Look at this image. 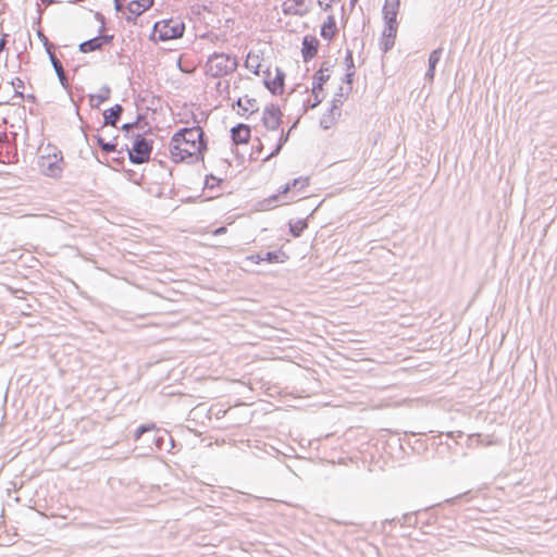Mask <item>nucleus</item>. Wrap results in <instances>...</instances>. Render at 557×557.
Here are the masks:
<instances>
[{
  "label": "nucleus",
  "mask_w": 557,
  "mask_h": 557,
  "mask_svg": "<svg viewBox=\"0 0 557 557\" xmlns=\"http://www.w3.org/2000/svg\"><path fill=\"white\" fill-rule=\"evenodd\" d=\"M207 151L205 132L200 126L184 127L173 134L169 145L173 162L194 163L203 159Z\"/></svg>",
  "instance_id": "obj_1"
},
{
  "label": "nucleus",
  "mask_w": 557,
  "mask_h": 557,
  "mask_svg": "<svg viewBox=\"0 0 557 557\" xmlns=\"http://www.w3.org/2000/svg\"><path fill=\"white\" fill-rule=\"evenodd\" d=\"M282 120V112L278 107L270 104L264 108L262 112V126L267 133H260L261 137H258V146L256 147V153L258 157H262L263 160H268L276 156L282 149L283 145L287 140V135L280 127Z\"/></svg>",
  "instance_id": "obj_2"
},
{
  "label": "nucleus",
  "mask_w": 557,
  "mask_h": 557,
  "mask_svg": "<svg viewBox=\"0 0 557 557\" xmlns=\"http://www.w3.org/2000/svg\"><path fill=\"white\" fill-rule=\"evenodd\" d=\"M309 186L308 177L295 178L286 183L276 194L263 199L262 205L267 209L288 205L305 197L306 188Z\"/></svg>",
  "instance_id": "obj_3"
},
{
  "label": "nucleus",
  "mask_w": 557,
  "mask_h": 557,
  "mask_svg": "<svg viewBox=\"0 0 557 557\" xmlns=\"http://www.w3.org/2000/svg\"><path fill=\"white\" fill-rule=\"evenodd\" d=\"M237 58L227 53H213L205 65V73L210 77H224L236 71Z\"/></svg>",
  "instance_id": "obj_4"
},
{
  "label": "nucleus",
  "mask_w": 557,
  "mask_h": 557,
  "mask_svg": "<svg viewBox=\"0 0 557 557\" xmlns=\"http://www.w3.org/2000/svg\"><path fill=\"white\" fill-rule=\"evenodd\" d=\"M63 157L61 151L51 145H48L41 151L38 159V169L42 175L59 177L62 173Z\"/></svg>",
  "instance_id": "obj_5"
},
{
  "label": "nucleus",
  "mask_w": 557,
  "mask_h": 557,
  "mask_svg": "<svg viewBox=\"0 0 557 557\" xmlns=\"http://www.w3.org/2000/svg\"><path fill=\"white\" fill-rule=\"evenodd\" d=\"M185 26L177 20H163L157 22L153 26V37L158 40L165 41L182 37Z\"/></svg>",
  "instance_id": "obj_6"
},
{
  "label": "nucleus",
  "mask_w": 557,
  "mask_h": 557,
  "mask_svg": "<svg viewBox=\"0 0 557 557\" xmlns=\"http://www.w3.org/2000/svg\"><path fill=\"white\" fill-rule=\"evenodd\" d=\"M263 83L273 95H282L285 86V74L276 65H268L263 71Z\"/></svg>",
  "instance_id": "obj_7"
},
{
  "label": "nucleus",
  "mask_w": 557,
  "mask_h": 557,
  "mask_svg": "<svg viewBox=\"0 0 557 557\" xmlns=\"http://www.w3.org/2000/svg\"><path fill=\"white\" fill-rule=\"evenodd\" d=\"M154 0H115L119 11L127 14L128 20L135 18L153 5Z\"/></svg>",
  "instance_id": "obj_8"
},
{
  "label": "nucleus",
  "mask_w": 557,
  "mask_h": 557,
  "mask_svg": "<svg viewBox=\"0 0 557 557\" xmlns=\"http://www.w3.org/2000/svg\"><path fill=\"white\" fill-rule=\"evenodd\" d=\"M151 143L144 137L138 136L132 149L129 150V159L134 163H144L149 160L151 153Z\"/></svg>",
  "instance_id": "obj_9"
},
{
  "label": "nucleus",
  "mask_w": 557,
  "mask_h": 557,
  "mask_svg": "<svg viewBox=\"0 0 557 557\" xmlns=\"http://www.w3.org/2000/svg\"><path fill=\"white\" fill-rule=\"evenodd\" d=\"M398 23H383L382 34L380 38V47L384 52L391 50L396 42L398 33Z\"/></svg>",
  "instance_id": "obj_10"
},
{
  "label": "nucleus",
  "mask_w": 557,
  "mask_h": 557,
  "mask_svg": "<svg viewBox=\"0 0 557 557\" xmlns=\"http://www.w3.org/2000/svg\"><path fill=\"white\" fill-rule=\"evenodd\" d=\"M236 106L238 108L237 113L243 117H249L259 110L257 99L249 95H244L238 98Z\"/></svg>",
  "instance_id": "obj_11"
},
{
  "label": "nucleus",
  "mask_w": 557,
  "mask_h": 557,
  "mask_svg": "<svg viewBox=\"0 0 557 557\" xmlns=\"http://www.w3.org/2000/svg\"><path fill=\"white\" fill-rule=\"evenodd\" d=\"M232 141L235 145H247L251 138V127L245 123H238L230 131Z\"/></svg>",
  "instance_id": "obj_12"
},
{
  "label": "nucleus",
  "mask_w": 557,
  "mask_h": 557,
  "mask_svg": "<svg viewBox=\"0 0 557 557\" xmlns=\"http://www.w3.org/2000/svg\"><path fill=\"white\" fill-rule=\"evenodd\" d=\"M400 0H385L382 8L383 23H398Z\"/></svg>",
  "instance_id": "obj_13"
},
{
  "label": "nucleus",
  "mask_w": 557,
  "mask_h": 557,
  "mask_svg": "<svg viewBox=\"0 0 557 557\" xmlns=\"http://www.w3.org/2000/svg\"><path fill=\"white\" fill-rule=\"evenodd\" d=\"M319 40L313 35H307L302 39L301 54L304 60L308 61L313 59L319 50Z\"/></svg>",
  "instance_id": "obj_14"
},
{
  "label": "nucleus",
  "mask_w": 557,
  "mask_h": 557,
  "mask_svg": "<svg viewBox=\"0 0 557 557\" xmlns=\"http://www.w3.org/2000/svg\"><path fill=\"white\" fill-rule=\"evenodd\" d=\"M335 74L336 65L331 64L330 62H324L314 74L313 81L324 86V84H326Z\"/></svg>",
  "instance_id": "obj_15"
},
{
  "label": "nucleus",
  "mask_w": 557,
  "mask_h": 557,
  "mask_svg": "<svg viewBox=\"0 0 557 557\" xmlns=\"http://www.w3.org/2000/svg\"><path fill=\"white\" fill-rule=\"evenodd\" d=\"M326 14H327V16H326V20L321 25L320 34H321L322 38H324L325 40H332L336 36L338 29H337L336 21H335L333 13H326Z\"/></svg>",
  "instance_id": "obj_16"
},
{
  "label": "nucleus",
  "mask_w": 557,
  "mask_h": 557,
  "mask_svg": "<svg viewBox=\"0 0 557 557\" xmlns=\"http://www.w3.org/2000/svg\"><path fill=\"white\" fill-rule=\"evenodd\" d=\"M110 42L107 36H98L90 40L84 41L79 45V50L84 53H89L100 49L102 46Z\"/></svg>",
  "instance_id": "obj_17"
},
{
  "label": "nucleus",
  "mask_w": 557,
  "mask_h": 557,
  "mask_svg": "<svg viewBox=\"0 0 557 557\" xmlns=\"http://www.w3.org/2000/svg\"><path fill=\"white\" fill-rule=\"evenodd\" d=\"M311 94H312V96H313V100L311 101V99H308V100H307V104H308L310 108H314V107H317V106L322 101V99L325 97V92H324V89H323V85H322V84H319V83H315V82L313 81V85H312Z\"/></svg>",
  "instance_id": "obj_18"
},
{
  "label": "nucleus",
  "mask_w": 557,
  "mask_h": 557,
  "mask_svg": "<svg viewBox=\"0 0 557 557\" xmlns=\"http://www.w3.org/2000/svg\"><path fill=\"white\" fill-rule=\"evenodd\" d=\"M246 67L253 74L259 75L262 66L261 60L258 53L249 52L245 60Z\"/></svg>",
  "instance_id": "obj_19"
},
{
  "label": "nucleus",
  "mask_w": 557,
  "mask_h": 557,
  "mask_svg": "<svg viewBox=\"0 0 557 557\" xmlns=\"http://www.w3.org/2000/svg\"><path fill=\"white\" fill-rule=\"evenodd\" d=\"M284 12L289 14H304L306 5L304 0H288L284 3Z\"/></svg>",
  "instance_id": "obj_20"
},
{
  "label": "nucleus",
  "mask_w": 557,
  "mask_h": 557,
  "mask_svg": "<svg viewBox=\"0 0 557 557\" xmlns=\"http://www.w3.org/2000/svg\"><path fill=\"white\" fill-rule=\"evenodd\" d=\"M288 255L283 250L269 251L263 256V259L268 263H284L288 260Z\"/></svg>",
  "instance_id": "obj_21"
},
{
  "label": "nucleus",
  "mask_w": 557,
  "mask_h": 557,
  "mask_svg": "<svg viewBox=\"0 0 557 557\" xmlns=\"http://www.w3.org/2000/svg\"><path fill=\"white\" fill-rule=\"evenodd\" d=\"M342 0H318L319 8L325 13H333L341 8Z\"/></svg>",
  "instance_id": "obj_22"
},
{
  "label": "nucleus",
  "mask_w": 557,
  "mask_h": 557,
  "mask_svg": "<svg viewBox=\"0 0 557 557\" xmlns=\"http://www.w3.org/2000/svg\"><path fill=\"white\" fill-rule=\"evenodd\" d=\"M345 65H346V82L348 84H351L352 82V76L355 74L354 72V59H352V55L351 53H348L345 58Z\"/></svg>",
  "instance_id": "obj_23"
},
{
  "label": "nucleus",
  "mask_w": 557,
  "mask_h": 557,
  "mask_svg": "<svg viewBox=\"0 0 557 557\" xmlns=\"http://www.w3.org/2000/svg\"><path fill=\"white\" fill-rule=\"evenodd\" d=\"M440 58H441L440 49L432 51V53L429 57V64H430L429 72H430L431 77H433V75H434V70H435L437 62L440 61Z\"/></svg>",
  "instance_id": "obj_24"
},
{
  "label": "nucleus",
  "mask_w": 557,
  "mask_h": 557,
  "mask_svg": "<svg viewBox=\"0 0 557 557\" xmlns=\"http://www.w3.org/2000/svg\"><path fill=\"white\" fill-rule=\"evenodd\" d=\"M307 228V222L305 220H298L295 223L290 224V232L295 237L300 236V234Z\"/></svg>",
  "instance_id": "obj_25"
},
{
  "label": "nucleus",
  "mask_w": 557,
  "mask_h": 557,
  "mask_svg": "<svg viewBox=\"0 0 557 557\" xmlns=\"http://www.w3.org/2000/svg\"><path fill=\"white\" fill-rule=\"evenodd\" d=\"M121 111V107H117L116 110L111 109L104 112V121L106 124L115 125L116 120L119 119V113Z\"/></svg>",
  "instance_id": "obj_26"
},
{
  "label": "nucleus",
  "mask_w": 557,
  "mask_h": 557,
  "mask_svg": "<svg viewBox=\"0 0 557 557\" xmlns=\"http://www.w3.org/2000/svg\"><path fill=\"white\" fill-rule=\"evenodd\" d=\"M11 85L13 87V89L15 90V92L21 97L23 98V95H24V89H25V84H24V81L20 77H14L12 81H11Z\"/></svg>",
  "instance_id": "obj_27"
},
{
  "label": "nucleus",
  "mask_w": 557,
  "mask_h": 557,
  "mask_svg": "<svg viewBox=\"0 0 557 557\" xmlns=\"http://www.w3.org/2000/svg\"><path fill=\"white\" fill-rule=\"evenodd\" d=\"M98 144L100 145L102 150H104L107 152H112L116 148V144L115 143H113V141H104V139L101 138V137H98Z\"/></svg>",
  "instance_id": "obj_28"
},
{
  "label": "nucleus",
  "mask_w": 557,
  "mask_h": 557,
  "mask_svg": "<svg viewBox=\"0 0 557 557\" xmlns=\"http://www.w3.org/2000/svg\"><path fill=\"white\" fill-rule=\"evenodd\" d=\"M246 259L253 264H260L261 262L264 261L263 256H261L259 253L250 255Z\"/></svg>",
  "instance_id": "obj_29"
},
{
  "label": "nucleus",
  "mask_w": 557,
  "mask_h": 557,
  "mask_svg": "<svg viewBox=\"0 0 557 557\" xmlns=\"http://www.w3.org/2000/svg\"><path fill=\"white\" fill-rule=\"evenodd\" d=\"M150 431V426H140L138 430H137V434H136V440H138L145 432H148Z\"/></svg>",
  "instance_id": "obj_30"
},
{
  "label": "nucleus",
  "mask_w": 557,
  "mask_h": 557,
  "mask_svg": "<svg viewBox=\"0 0 557 557\" xmlns=\"http://www.w3.org/2000/svg\"><path fill=\"white\" fill-rule=\"evenodd\" d=\"M226 232H227L226 227H225V226H221V227L215 228V230L212 232V234H213L214 236H220V235L225 234Z\"/></svg>",
  "instance_id": "obj_31"
},
{
  "label": "nucleus",
  "mask_w": 557,
  "mask_h": 557,
  "mask_svg": "<svg viewBox=\"0 0 557 557\" xmlns=\"http://www.w3.org/2000/svg\"><path fill=\"white\" fill-rule=\"evenodd\" d=\"M51 59H52V63H53V65H54V69H55L59 73H61L63 70H62V65L60 64V62H59V61H58L53 55L51 57Z\"/></svg>",
  "instance_id": "obj_32"
},
{
  "label": "nucleus",
  "mask_w": 557,
  "mask_h": 557,
  "mask_svg": "<svg viewBox=\"0 0 557 557\" xmlns=\"http://www.w3.org/2000/svg\"><path fill=\"white\" fill-rule=\"evenodd\" d=\"M5 44H7V40H5V35H4V36L1 38V40H0V52L4 49Z\"/></svg>",
  "instance_id": "obj_33"
},
{
  "label": "nucleus",
  "mask_w": 557,
  "mask_h": 557,
  "mask_svg": "<svg viewBox=\"0 0 557 557\" xmlns=\"http://www.w3.org/2000/svg\"><path fill=\"white\" fill-rule=\"evenodd\" d=\"M357 0H351V2H356Z\"/></svg>",
  "instance_id": "obj_34"
}]
</instances>
